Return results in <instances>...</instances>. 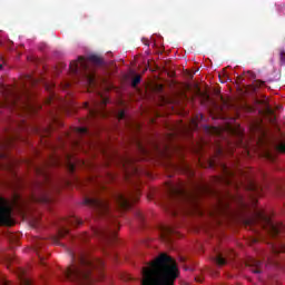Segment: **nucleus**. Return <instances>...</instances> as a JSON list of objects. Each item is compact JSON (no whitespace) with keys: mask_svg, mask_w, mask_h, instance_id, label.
<instances>
[{"mask_svg":"<svg viewBox=\"0 0 285 285\" xmlns=\"http://www.w3.org/2000/svg\"><path fill=\"white\" fill-rule=\"evenodd\" d=\"M141 285H175L179 277L177 263L168 254H160L149 267H142Z\"/></svg>","mask_w":285,"mask_h":285,"instance_id":"obj_1","label":"nucleus"},{"mask_svg":"<svg viewBox=\"0 0 285 285\" xmlns=\"http://www.w3.org/2000/svg\"><path fill=\"white\" fill-rule=\"evenodd\" d=\"M167 193L170 202V206H179L181 210L189 215H202V206L199 205V195L213 193L210 188L206 186H196L194 189L188 190L184 184L168 185Z\"/></svg>","mask_w":285,"mask_h":285,"instance_id":"obj_2","label":"nucleus"},{"mask_svg":"<svg viewBox=\"0 0 285 285\" xmlns=\"http://www.w3.org/2000/svg\"><path fill=\"white\" fill-rule=\"evenodd\" d=\"M249 193V199L254 212L250 218L245 219V226H255L258 224L263 230L268 233L272 237H282L285 234V225L282 223H275L271 217L266 215L262 209L255 207L257 206V197H262L263 188L255 180H249L246 186Z\"/></svg>","mask_w":285,"mask_h":285,"instance_id":"obj_3","label":"nucleus"},{"mask_svg":"<svg viewBox=\"0 0 285 285\" xmlns=\"http://www.w3.org/2000/svg\"><path fill=\"white\" fill-rule=\"evenodd\" d=\"M104 266L101 258L88 259L80 257L79 264L72 263L62 272V279L72 285H92L96 281L92 271H96L99 277H104Z\"/></svg>","mask_w":285,"mask_h":285,"instance_id":"obj_4","label":"nucleus"},{"mask_svg":"<svg viewBox=\"0 0 285 285\" xmlns=\"http://www.w3.org/2000/svg\"><path fill=\"white\" fill-rule=\"evenodd\" d=\"M85 205L92 208L96 217L109 219V225L104 228L95 229V235L101 237L105 242H115V239H117V230H119V222L115 218L108 199L102 197H86Z\"/></svg>","mask_w":285,"mask_h":285,"instance_id":"obj_5","label":"nucleus"},{"mask_svg":"<svg viewBox=\"0 0 285 285\" xmlns=\"http://www.w3.org/2000/svg\"><path fill=\"white\" fill-rule=\"evenodd\" d=\"M35 171L38 177H41L42 181L36 184L39 191L38 195L33 196V202H38V204H50L52 202L50 194L52 190H59V185L50 177L46 167H35Z\"/></svg>","mask_w":285,"mask_h":285,"instance_id":"obj_6","label":"nucleus"},{"mask_svg":"<svg viewBox=\"0 0 285 285\" xmlns=\"http://www.w3.org/2000/svg\"><path fill=\"white\" fill-rule=\"evenodd\" d=\"M30 86H37V79L32 76H24L20 82V87H13L7 90L4 100L1 102L2 108H17V104L21 101V97H28Z\"/></svg>","mask_w":285,"mask_h":285,"instance_id":"obj_7","label":"nucleus"},{"mask_svg":"<svg viewBox=\"0 0 285 285\" xmlns=\"http://www.w3.org/2000/svg\"><path fill=\"white\" fill-rule=\"evenodd\" d=\"M90 63L102 66L104 59L97 55H90L87 58L80 56L78 60L70 62L69 68L73 75H79V72H88L90 70Z\"/></svg>","mask_w":285,"mask_h":285,"instance_id":"obj_8","label":"nucleus"},{"mask_svg":"<svg viewBox=\"0 0 285 285\" xmlns=\"http://www.w3.org/2000/svg\"><path fill=\"white\" fill-rule=\"evenodd\" d=\"M139 189L135 191H128L127 194L116 193L114 195V202L119 210H130L131 202H138Z\"/></svg>","mask_w":285,"mask_h":285,"instance_id":"obj_9","label":"nucleus"},{"mask_svg":"<svg viewBox=\"0 0 285 285\" xmlns=\"http://www.w3.org/2000/svg\"><path fill=\"white\" fill-rule=\"evenodd\" d=\"M0 226H14L12 205L2 196H0Z\"/></svg>","mask_w":285,"mask_h":285,"instance_id":"obj_10","label":"nucleus"},{"mask_svg":"<svg viewBox=\"0 0 285 285\" xmlns=\"http://www.w3.org/2000/svg\"><path fill=\"white\" fill-rule=\"evenodd\" d=\"M108 105V98L100 96V102H94V106H90V104L86 102L85 108L89 110V115L92 119L95 117H106V112H104V107Z\"/></svg>","mask_w":285,"mask_h":285,"instance_id":"obj_11","label":"nucleus"},{"mask_svg":"<svg viewBox=\"0 0 285 285\" xmlns=\"http://www.w3.org/2000/svg\"><path fill=\"white\" fill-rule=\"evenodd\" d=\"M272 255L267 256V264L271 266H277V261H274L273 257H277V255H282V253H285V244L278 243V244H272L271 245Z\"/></svg>","mask_w":285,"mask_h":285,"instance_id":"obj_12","label":"nucleus"},{"mask_svg":"<svg viewBox=\"0 0 285 285\" xmlns=\"http://www.w3.org/2000/svg\"><path fill=\"white\" fill-rule=\"evenodd\" d=\"M159 230H160L161 242H165V244H171L173 238L170 236L175 235V228H173L170 226L163 225V226H160Z\"/></svg>","mask_w":285,"mask_h":285,"instance_id":"obj_13","label":"nucleus"},{"mask_svg":"<svg viewBox=\"0 0 285 285\" xmlns=\"http://www.w3.org/2000/svg\"><path fill=\"white\" fill-rule=\"evenodd\" d=\"M246 266L249 268V271L252 273H254L255 275H259V273H262V269L264 268V264H262L261 261H257L255 258L249 259L246 263Z\"/></svg>","mask_w":285,"mask_h":285,"instance_id":"obj_14","label":"nucleus"},{"mask_svg":"<svg viewBox=\"0 0 285 285\" xmlns=\"http://www.w3.org/2000/svg\"><path fill=\"white\" fill-rule=\"evenodd\" d=\"M69 234H70V230L66 228V226L60 224L58 227V235L52 237V243L59 244V239L66 237V235H69Z\"/></svg>","mask_w":285,"mask_h":285,"instance_id":"obj_15","label":"nucleus"},{"mask_svg":"<svg viewBox=\"0 0 285 285\" xmlns=\"http://www.w3.org/2000/svg\"><path fill=\"white\" fill-rule=\"evenodd\" d=\"M85 79L89 88H95V86H97V79L95 78V73H92V71L85 72Z\"/></svg>","mask_w":285,"mask_h":285,"instance_id":"obj_16","label":"nucleus"},{"mask_svg":"<svg viewBox=\"0 0 285 285\" xmlns=\"http://www.w3.org/2000/svg\"><path fill=\"white\" fill-rule=\"evenodd\" d=\"M222 168H223V173L225 175L223 180L225 181V184L230 185L232 184L230 177H234L235 174L226 165H223Z\"/></svg>","mask_w":285,"mask_h":285,"instance_id":"obj_17","label":"nucleus"},{"mask_svg":"<svg viewBox=\"0 0 285 285\" xmlns=\"http://www.w3.org/2000/svg\"><path fill=\"white\" fill-rule=\"evenodd\" d=\"M18 277L22 285H30V279L26 277V271L24 269H18Z\"/></svg>","mask_w":285,"mask_h":285,"instance_id":"obj_18","label":"nucleus"},{"mask_svg":"<svg viewBox=\"0 0 285 285\" xmlns=\"http://www.w3.org/2000/svg\"><path fill=\"white\" fill-rule=\"evenodd\" d=\"M66 222L68 224H70L71 226H81L83 224V222H81V219L77 218V216H70L66 219Z\"/></svg>","mask_w":285,"mask_h":285,"instance_id":"obj_19","label":"nucleus"},{"mask_svg":"<svg viewBox=\"0 0 285 285\" xmlns=\"http://www.w3.org/2000/svg\"><path fill=\"white\" fill-rule=\"evenodd\" d=\"M214 259L218 266H225L226 264V258L222 253H217Z\"/></svg>","mask_w":285,"mask_h":285,"instance_id":"obj_20","label":"nucleus"},{"mask_svg":"<svg viewBox=\"0 0 285 285\" xmlns=\"http://www.w3.org/2000/svg\"><path fill=\"white\" fill-rule=\"evenodd\" d=\"M274 148L277 153H285V144L284 142H278L274 145Z\"/></svg>","mask_w":285,"mask_h":285,"instance_id":"obj_21","label":"nucleus"},{"mask_svg":"<svg viewBox=\"0 0 285 285\" xmlns=\"http://www.w3.org/2000/svg\"><path fill=\"white\" fill-rule=\"evenodd\" d=\"M76 132L78 135H88V128H86V127H78V128H76Z\"/></svg>","mask_w":285,"mask_h":285,"instance_id":"obj_22","label":"nucleus"},{"mask_svg":"<svg viewBox=\"0 0 285 285\" xmlns=\"http://www.w3.org/2000/svg\"><path fill=\"white\" fill-rule=\"evenodd\" d=\"M139 83H141V76H136L134 77L132 81H131V86H139Z\"/></svg>","mask_w":285,"mask_h":285,"instance_id":"obj_23","label":"nucleus"},{"mask_svg":"<svg viewBox=\"0 0 285 285\" xmlns=\"http://www.w3.org/2000/svg\"><path fill=\"white\" fill-rule=\"evenodd\" d=\"M265 157L268 159V161H275V156L268 150L265 151Z\"/></svg>","mask_w":285,"mask_h":285,"instance_id":"obj_24","label":"nucleus"},{"mask_svg":"<svg viewBox=\"0 0 285 285\" xmlns=\"http://www.w3.org/2000/svg\"><path fill=\"white\" fill-rule=\"evenodd\" d=\"M14 139H17V137L9 136V137L6 139L7 146H12V141H14Z\"/></svg>","mask_w":285,"mask_h":285,"instance_id":"obj_25","label":"nucleus"},{"mask_svg":"<svg viewBox=\"0 0 285 285\" xmlns=\"http://www.w3.org/2000/svg\"><path fill=\"white\" fill-rule=\"evenodd\" d=\"M136 217H137V219H139L140 222H144V213L137 210V212H136Z\"/></svg>","mask_w":285,"mask_h":285,"instance_id":"obj_26","label":"nucleus"},{"mask_svg":"<svg viewBox=\"0 0 285 285\" xmlns=\"http://www.w3.org/2000/svg\"><path fill=\"white\" fill-rule=\"evenodd\" d=\"M68 169L69 171L75 173V165L70 160H68Z\"/></svg>","mask_w":285,"mask_h":285,"instance_id":"obj_27","label":"nucleus"},{"mask_svg":"<svg viewBox=\"0 0 285 285\" xmlns=\"http://www.w3.org/2000/svg\"><path fill=\"white\" fill-rule=\"evenodd\" d=\"M118 119H126V111L120 110V111L118 112Z\"/></svg>","mask_w":285,"mask_h":285,"instance_id":"obj_28","label":"nucleus"},{"mask_svg":"<svg viewBox=\"0 0 285 285\" xmlns=\"http://www.w3.org/2000/svg\"><path fill=\"white\" fill-rule=\"evenodd\" d=\"M39 248H41V243H38L36 246V253L38 255V257H40V261L43 262V258H41V256L39 255Z\"/></svg>","mask_w":285,"mask_h":285,"instance_id":"obj_29","label":"nucleus"},{"mask_svg":"<svg viewBox=\"0 0 285 285\" xmlns=\"http://www.w3.org/2000/svg\"><path fill=\"white\" fill-rule=\"evenodd\" d=\"M279 57H281V61H282L283 63H285V51H284V50H281V51H279Z\"/></svg>","mask_w":285,"mask_h":285,"instance_id":"obj_30","label":"nucleus"},{"mask_svg":"<svg viewBox=\"0 0 285 285\" xmlns=\"http://www.w3.org/2000/svg\"><path fill=\"white\" fill-rule=\"evenodd\" d=\"M51 166H59V158H53L51 160Z\"/></svg>","mask_w":285,"mask_h":285,"instance_id":"obj_31","label":"nucleus"},{"mask_svg":"<svg viewBox=\"0 0 285 285\" xmlns=\"http://www.w3.org/2000/svg\"><path fill=\"white\" fill-rule=\"evenodd\" d=\"M218 210L219 213H224V204L222 203V200H219Z\"/></svg>","mask_w":285,"mask_h":285,"instance_id":"obj_32","label":"nucleus"},{"mask_svg":"<svg viewBox=\"0 0 285 285\" xmlns=\"http://www.w3.org/2000/svg\"><path fill=\"white\" fill-rule=\"evenodd\" d=\"M217 155L218 157H222L224 155V149H222L220 147H218L217 149Z\"/></svg>","mask_w":285,"mask_h":285,"instance_id":"obj_33","label":"nucleus"},{"mask_svg":"<svg viewBox=\"0 0 285 285\" xmlns=\"http://www.w3.org/2000/svg\"><path fill=\"white\" fill-rule=\"evenodd\" d=\"M138 148L141 150V153H146V150L142 148L141 144L138 142Z\"/></svg>","mask_w":285,"mask_h":285,"instance_id":"obj_34","label":"nucleus"},{"mask_svg":"<svg viewBox=\"0 0 285 285\" xmlns=\"http://www.w3.org/2000/svg\"><path fill=\"white\" fill-rule=\"evenodd\" d=\"M35 132H39V128H35Z\"/></svg>","mask_w":285,"mask_h":285,"instance_id":"obj_35","label":"nucleus"},{"mask_svg":"<svg viewBox=\"0 0 285 285\" xmlns=\"http://www.w3.org/2000/svg\"><path fill=\"white\" fill-rule=\"evenodd\" d=\"M196 282H203L202 278H196Z\"/></svg>","mask_w":285,"mask_h":285,"instance_id":"obj_36","label":"nucleus"},{"mask_svg":"<svg viewBox=\"0 0 285 285\" xmlns=\"http://www.w3.org/2000/svg\"><path fill=\"white\" fill-rule=\"evenodd\" d=\"M2 69H3V65L0 63V70H2Z\"/></svg>","mask_w":285,"mask_h":285,"instance_id":"obj_37","label":"nucleus"},{"mask_svg":"<svg viewBox=\"0 0 285 285\" xmlns=\"http://www.w3.org/2000/svg\"><path fill=\"white\" fill-rule=\"evenodd\" d=\"M194 128H197V122H194Z\"/></svg>","mask_w":285,"mask_h":285,"instance_id":"obj_38","label":"nucleus"},{"mask_svg":"<svg viewBox=\"0 0 285 285\" xmlns=\"http://www.w3.org/2000/svg\"><path fill=\"white\" fill-rule=\"evenodd\" d=\"M66 87L69 88V87H70V83H66Z\"/></svg>","mask_w":285,"mask_h":285,"instance_id":"obj_39","label":"nucleus"},{"mask_svg":"<svg viewBox=\"0 0 285 285\" xmlns=\"http://www.w3.org/2000/svg\"><path fill=\"white\" fill-rule=\"evenodd\" d=\"M71 259H75V255H71Z\"/></svg>","mask_w":285,"mask_h":285,"instance_id":"obj_40","label":"nucleus"},{"mask_svg":"<svg viewBox=\"0 0 285 285\" xmlns=\"http://www.w3.org/2000/svg\"><path fill=\"white\" fill-rule=\"evenodd\" d=\"M166 208V210H168L169 209V207H165Z\"/></svg>","mask_w":285,"mask_h":285,"instance_id":"obj_41","label":"nucleus"},{"mask_svg":"<svg viewBox=\"0 0 285 285\" xmlns=\"http://www.w3.org/2000/svg\"><path fill=\"white\" fill-rule=\"evenodd\" d=\"M1 157L3 158V157H6L4 155H1Z\"/></svg>","mask_w":285,"mask_h":285,"instance_id":"obj_42","label":"nucleus"},{"mask_svg":"<svg viewBox=\"0 0 285 285\" xmlns=\"http://www.w3.org/2000/svg\"><path fill=\"white\" fill-rule=\"evenodd\" d=\"M174 215H176L175 210H173Z\"/></svg>","mask_w":285,"mask_h":285,"instance_id":"obj_43","label":"nucleus"}]
</instances>
